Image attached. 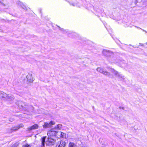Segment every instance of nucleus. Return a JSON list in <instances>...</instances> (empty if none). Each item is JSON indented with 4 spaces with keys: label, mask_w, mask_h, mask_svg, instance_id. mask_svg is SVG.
<instances>
[{
    "label": "nucleus",
    "mask_w": 147,
    "mask_h": 147,
    "mask_svg": "<svg viewBox=\"0 0 147 147\" xmlns=\"http://www.w3.org/2000/svg\"><path fill=\"white\" fill-rule=\"evenodd\" d=\"M107 70L104 69L103 68L100 67H98L97 68L96 70L98 72L102 73L104 75L107 76L111 78L113 77V75L111 74L109 71L113 74L120 81L124 80L125 78L124 76L122 74H120L118 71H115L113 69L107 67Z\"/></svg>",
    "instance_id": "1"
},
{
    "label": "nucleus",
    "mask_w": 147,
    "mask_h": 147,
    "mask_svg": "<svg viewBox=\"0 0 147 147\" xmlns=\"http://www.w3.org/2000/svg\"><path fill=\"white\" fill-rule=\"evenodd\" d=\"M16 104L18 105L19 108L21 109L26 110V109L28 107V106L26 103L21 101H18L16 102Z\"/></svg>",
    "instance_id": "2"
},
{
    "label": "nucleus",
    "mask_w": 147,
    "mask_h": 147,
    "mask_svg": "<svg viewBox=\"0 0 147 147\" xmlns=\"http://www.w3.org/2000/svg\"><path fill=\"white\" fill-rule=\"evenodd\" d=\"M55 142V140L53 137L48 136L47 144L48 145H52Z\"/></svg>",
    "instance_id": "3"
},
{
    "label": "nucleus",
    "mask_w": 147,
    "mask_h": 147,
    "mask_svg": "<svg viewBox=\"0 0 147 147\" xmlns=\"http://www.w3.org/2000/svg\"><path fill=\"white\" fill-rule=\"evenodd\" d=\"M102 54L106 57L111 56L113 54V53L111 51L104 49L102 52Z\"/></svg>",
    "instance_id": "4"
},
{
    "label": "nucleus",
    "mask_w": 147,
    "mask_h": 147,
    "mask_svg": "<svg viewBox=\"0 0 147 147\" xmlns=\"http://www.w3.org/2000/svg\"><path fill=\"white\" fill-rule=\"evenodd\" d=\"M55 123L54 121H51L49 123H45L43 126L44 128H48L51 126L52 125L54 124Z\"/></svg>",
    "instance_id": "5"
},
{
    "label": "nucleus",
    "mask_w": 147,
    "mask_h": 147,
    "mask_svg": "<svg viewBox=\"0 0 147 147\" xmlns=\"http://www.w3.org/2000/svg\"><path fill=\"white\" fill-rule=\"evenodd\" d=\"M26 78L28 81L30 82H32L34 80L31 74H28L26 76Z\"/></svg>",
    "instance_id": "6"
},
{
    "label": "nucleus",
    "mask_w": 147,
    "mask_h": 147,
    "mask_svg": "<svg viewBox=\"0 0 147 147\" xmlns=\"http://www.w3.org/2000/svg\"><path fill=\"white\" fill-rule=\"evenodd\" d=\"M56 131H49L47 133V135L48 136L53 137L56 135L57 133Z\"/></svg>",
    "instance_id": "7"
},
{
    "label": "nucleus",
    "mask_w": 147,
    "mask_h": 147,
    "mask_svg": "<svg viewBox=\"0 0 147 147\" xmlns=\"http://www.w3.org/2000/svg\"><path fill=\"white\" fill-rule=\"evenodd\" d=\"M7 94L0 91V98L3 100H6Z\"/></svg>",
    "instance_id": "8"
},
{
    "label": "nucleus",
    "mask_w": 147,
    "mask_h": 147,
    "mask_svg": "<svg viewBox=\"0 0 147 147\" xmlns=\"http://www.w3.org/2000/svg\"><path fill=\"white\" fill-rule=\"evenodd\" d=\"M24 125L22 124H20L18 125L17 126H15L12 128L13 131H14L17 130L23 127Z\"/></svg>",
    "instance_id": "9"
},
{
    "label": "nucleus",
    "mask_w": 147,
    "mask_h": 147,
    "mask_svg": "<svg viewBox=\"0 0 147 147\" xmlns=\"http://www.w3.org/2000/svg\"><path fill=\"white\" fill-rule=\"evenodd\" d=\"M38 126L37 124H35L33 125L28 127L27 129L28 131H30L32 130L35 129H37L38 128Z\"/></svg>",
    "instance_id": "10"
},
{
    "label": "nucleus",
    "mask_w": 147,
    "mask_h": 147,
    "mask_svg": "<svg viewBox=\"0 0 147 147\" xmlns=\"http://www.w3.org/2000/svg\"><path fill=\"white\" fill-rule=\"evenodd\" d=\"M14 99V97L11 94H7L5 100L12 101Z\"/></svg>",
    "instance_id": "11"
},
{
    "label": "nucleus",
    "mask_w": 147,
    "mask_h": 147,
    "mask_svg": "<svg viewBox=\"0 0 147 147\" xmlns=\"http://www.w3.org/2000/svg\"><path fill=\"white\" fill-rule=\"evenodd\" d=\"M46 138V137H43L41 138V145L42 147H44Z\"/></svg>",
    "instance_id": "12"
},
{
    "label": "nucleus",
    "mask_w": 147,
    "mask_h": 147,
    "mask_svg": "<svg viewBox=\"0 0 147 147\" xmlns=\"http://www.w3.org/2000/svg\"><path fill=\"white\" fill-rule=\"evenodd\" d=\"M69 147H77V145L74 143L70 142L69 144Z\"/></svg>",
    "instance_id": "13"
},
{
    "label": "nucleus",
    "mask_w": 147,
    "mask_h": 147,
    "mask_svg": "<svg viewBox=\"0 0 147 147\" xmlns=\"http://www.w3.org/2000/svg\"><path fill=\"white\" fill-rule=\"evenodd\" d=\"M62 127V125L61 124H58L57 125V126L55 127V129H60Z\"/></svg>",
    "instance_id": "14"
},
{
    "label": "nucleus",
    "mask_w": 147,
    "mask_h": 147,
    "mask_svg": "<svg viewBox=\"0 0 147 147\" xmlns=\"http://www.w3.org/2000/svg\"><path fill=\"white\" fill-rule=\"evenodd\" d=\"M7 131L9 133H12L13 131L12 128H9L7 129Z\"/></svg>",
    "instance_id": "15"
},
{
    "label": "nucleus",
    "mask_w": 147,
    "mask_h": 147,
    "mask_svg": "<svg viewBox=\"0 0 147 147\" xmlns=\"http://www.w3.org/2000/svg\"><path fill=\"white\" fill-rule=\"evenodd\" d=\"M59 147H64V144L63 142L61 141L60 143L59 146Z\"/></svg>",
    "instance_id": "16"
},
{
    "label": "nucleus",
    "mask_w": 147,
    "mask_h": 147,
    "mask_svg": "<svg viewBox=\"0 0 147 147\" xmlns=\"http://www.w3.org/2000/svg\"><path fill=\"white\" fill-rule=\"evenodd\" d=\"M23 147H31V146L28 144H26L23 146Z\"/></svg>",
    "instance_id": "17"
},
{
    "label": "nucleus",
    "mask_w": 147,
    "mask_h": 147,
    "mask_svg": "<svg viewBox=\"0 0 147 147\" xmlns=\"http://www.w3.org/2000/svg\"><path fill=\"white\" fill-rule=\"evenodd\" d=\"M58 134H60V137H62L63 136L64 133L63 132H59L58 133Z\"/></svg>",
    "instance_id": "18"
},
{
    "label": "nucleus",
    "mask_w": 147,
    "mask_h": 147,
    "mask_svg": "<svg viewBox=\"0 0 147 147\" xmlns=\"http://www.w3.org/2000/svg\"><path fill=\"white\" fill-rule=\"evenodd\" d=\"M107 144L106 143H104L102 144V147H105L107 146Z\"/></svg>",
    "instance_id": "19"
},
{
    "label": "nucleus",
    "mask_w": 147,
    "mask_h": 147,
    "mask_svg": "<svg viewBox=\"0 0 147 147\" xmlns=\"http://www.w3.org/2000/svg\"><path fill=\"white\" fill-rule=\"evenodd\" d=\"M9 120L10 121H12L14 120V119H13L10 118H9Z\"/></svg>",
    "instance_id": "20"
},
{
    "label": "nucleus",
    "mask_w": 147,
    "mask_h": 147,
    "mask_svg": "<svg viewBox=\"0 0 147 147\" xmlns=\"http://www.w3.org/2000/svg\"><path fill=\"white\" fill-rule=\"evenodd\" d=\"M119 108L120 109H122L123 110L124 109V108L123 107H120Z\"/></svg>",
    "instance_id": "21"
},
{
    "label": "nucleus",
    "mask_w": 147,
    "mask_h": 147,
    "mask_svg": "<svg viewBox=\"0 0 147 147\" xmlns=\"http://www.w3.org/2000/svg\"><path fill=\"white\" fill-rule=\"evenodd\" d=\"M140 29H141V28H140ZM142 29V30H143V31H145V32L146 33H147V32L146 31H145V30H143L142 29Z\"/></svg>",
    "instance_id": "22"
},
{
    "label": "nucleus",
    "mask_w": 147,
    "mask_h": 147,
    "mask_svg": "<svg viewBox=\"0 0 147 147\" xmlns=\"http://www.w3.org/2000/svg\"><path fill=\"white\" fill-rule=\"evenodd\" d=\"M72 5L73 6H75L74 4H72Z\"/></svg>",
    "instance_id": "23"
},
{
    "label": "nucleus",
    "mask_w": 147,
    "mask_h": 147,
    "mask_svg": "<svg viewBox=\"0 0 147 147\" xmlns=\"http://www.w3.org/2000/svg\"><path fill=\"white\" fill-rule=\"evenodd\" d=\"M12 147H15V146H13Z\"/></svg>",
    "instance_id": "24"
},
{
    "label": "nucleus",
    "mask_w": 147,
    "mask_h": 147,
    "mask_svg": "<svg viewBox=\"0 0 147 147\" xmlns=\"http://www.w3.org/2000/svg\"><path fill=\"white\" fill-rule=\"evenodd\" d=\"M146 45H147V42H146Z\"/></svg>",
    "instance_id": "25"
},
{
    "label": "nucleus",
    "mask_w": 147,
    "mask_h": 147,
    "mask_svg": "<svg viewBox=\"0 0 147 147\" xmlns=\"http://www.w3.org/2000/svg\"><path fill=\"white\" fill-rule=\"evenodd\" d=\"M82 147H84V146H82Z\"/></svg>",
    "instance_id": "26"
}]
</instances>
